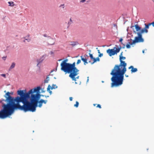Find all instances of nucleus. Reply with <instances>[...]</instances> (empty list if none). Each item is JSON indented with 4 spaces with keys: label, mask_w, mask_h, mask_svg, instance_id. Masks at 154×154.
<instances>
[{
    "label": "nucleus",
    "mask_w": 154,
    "mask_h": 154,
    "mask_svg": "<svg viewBox=\"0 0 154 154\" xmlns=\"http://www.w3.org/2000/svg\"><path fill=\"white\" fill-rule=\"evenodd\" d=\"M13 94V92L8 91L4 95L6 98L5 100L0 99V103L2 104L11 115L15 110L21 109L22 108L20 103V102H24L23 100L24 99L23 98L18 96L13 97L11 96Z\"/></svg>",
    "instance_id": "1"
},
{
    "label": "nucleus",
    "mask_w": 154,
    "mask_h": 154,
    "mask_svg": "<svg viewBox=\"0 0 154 154\" xmlns=\"http://www.w3.org/2000/svg\"><path fill=\"white\" fill-rule=\"evenodd\" d=\"M127 64L116 65L110 74L112 76L111 87H118L122 85L123 83L124 75L127 71Z\"/></svg>",
    "instance_id": "2"
},
{
    "label": "nucleus",
    "mask_w": 154,
    "mask_h": 154,
    "mask_svg": "<svg viewBox=\"0 0 154 154\" xmlns=\"http://www.w3.org/2000/svg\"><path fill=\"white\" fill-rule=\"evenodd\" d=\"M31 100L32 102L30 100V104L29 106H27L26 108L24 109V112L30 111L33 112L36 111L37 107L38 106L40 108L42 107L43 103L42 99L37 100L36 99H31Z\"/></svg>",
    "instance_id": "3"
},
{
    "label": "nucleus",
    "mask_w": 154,
    "mask_h": 154,
    "mask_svg": "<svg viewBox=\"0 0 154 154\" xmlns=\"http://www.w3.org/2000/svg\"><path fill=\"white\" fill-rule=\"evenodd\" d=\"M27 92L26 91V90H18L17 91V94L19 95V97H23L24 98L23 100L24 101V103L20 102L22 103L23 105L22 106H21L22 108L21 109H18V110H20L23 111L24 112L25 111L24 109L26 108L27 106H29L30 104V100L27 99L26 97H29V95H27Z\"/></svg>",
    "instance_id": "4"
},
{
    "label": "nucleus",
    "mask_w": 154,
    "mask_h": 154,
    "mask_svg": "<svg viewBox=\"0 0 154 154\" xmlns=\"http://www.w3.org/2000/svg\"><path fill=\"white\" fill-rule=\"evenodd\" d=\"M135 29L137 35V36L135 37V38H137L141 42H143L144 40L142 37V34L145 32L147 33L148 30L145 27L142 28L137 24L135 25Z\"/></svg>",
    "instance_id": "5"
},
{
    "label": "nucleus",
    "mask_w": 154,
    "mask_h": 154,
    "mask_svg": "<svg viewBox=\"0 0 154 154\" xmlns=\"http://www.w3.org/2000/svg\"><path fill=\"white\" fill-rule=\"evenodd\" d=\"M66 66L67 67V71H66V74L67 73H69L72 72L74 74H76L77 71H79V70L75 67V63L73 62L72 64L66 63Z\"/></svg>",
    "instance_id": "6"
},
{
    "label": "nucleus",
    "mask_w": 154,
    "mask_h": 154,
    "mask_svg": "<svg viewBox=\"0 0 154 154\" xmlns=\"http://www.w3.org/2000/svg\"><path fill=\"white\" fill-rule=\"evenodd\" d=\"M11 115L2 104V108L0 110V119H4L9 117Z\"/></svg>",
    "instance_id": "7"
},
{
    "label": "nucleus",
    "mask_w": 154,
    "mask_h": 154,
    "mask_svg": "<svg viewBox=\"0 0 154 154\" xmlns=\"http://www.w3.org/2000/svg\"><path fill=\"white\" fill-rule=\"evenodd\" d=\"M42 89V88L40 86H38L34 88L30 89L27 92V95H29V97H31V98H32V96L34 95V94L35 93V94H37L40 93V91Z\"/></svg>",
    "instance_id": "8"
},
{
    "label": "nucleus",
    "mask_w": 154,
    "mask_h": 154,
    "mask_svg": "<svg viewBox=\"0 0 154 154\" xmlns=\"http://www.w3.org/2000/svg\"><path fill=\"white\" fill-rule=\"evenodd\" d=\"M122 46L119 45V46L114 51V49H108L107 50L106 52L110 56H112L115 54H116L118 53H119L120 50L122 48Z\"/></svg>",
    "instance_id": "9"
},
{
    "label": "nucleus",
    "mask_w": 154,
    "mask_h": 154,
    "mask_svg": "<svg viewBox=\"0 0 154 154\" xmlns=\"http://www.w3.org/2000/svg\"><path fill=\"white\" fill-rule=\"evenodd\" d=\"M68 61V59H66L62 61L60 64L61 70L64 72H65L67 71V67L66 66V63H67Z\"/></svg>",
    "instance_id": "10"
},
{
    "label": "nucleus",
    "mask_w": 154,
    "mask_h": 154,
    "mask_svg": "<svg viewBox=\"0 0 154 154\" xmlns=\"http://www.w3.org/2000/svg\"><path fill=\"white\" fill-rule=\"evenodd\" d=\"M141 42L137 38H135V37L134 38V40L133 41L131 42H128V43L126 45V47L127 48L129 49L131 48V45L135 44L136 43Z\"/></svg>",
    "instance_id": "11"
},
{
    "label": "nucleus",
    "mask_w": 154,
    "mask_h": 154,
    "mask_svg": "<svg viewBox=\"0 0 154 154\" xmlns=\"http://www.w3.org/2000/svg\"><path fill=\"white\" fill-rule=\"evenodd\" d=\"M79 71H77L76 74H74L72 72H71L69 73V76L70 78L73 81H76V79H79V76H78L76 77H75V76H76L78 74Z\"/></svg>",
    "instance_id": "12"
},
{
    "label": "nucleus",
    "mask_w": 154,
    "mask_h": 154,
    "mask_svg": "<svg viewBox=\"0 0 154 154\" xmlns=\"http://www.w3.org/2000/svg\"><path fill=\"white\" fill-rule=\"evenodd\" d=\"M41 96L43 97H44V95L41 94L40 92L37 94H34V95H33L32 96V99H36L37 100H39Z\"/></svg>",
    "instance_id": "13"
},
{
    "label": "nucleus",
    "mask_w": 154,
    "mask_h": 154,
    "mask_svg": "<svg viewBox=\"0 0 154 154\" xmlns=\"http://www.w3.org/2000/svg\"><path fill=\"white\" fill-rule=\"evenodd\" d=\"M125 59V57L123 56L119 57V61L120 62V63L119 65H121L122 64H127V63H125V61L122 60H124Z\"/></svg>",
    "instance_id": "14"
},
{
    "label": "nucleus",
    "mask_w": 154,
    "mask_h": 154,
    "mask_svg": "<svg viewBox=\"0 0 154 154\" xmlns=\"http://www.w3.org/2000/svg\"><path fill=\"white\" fill-rule=\"evenodd\" d=\"M45 57L46 55H43L40 58L37 60V62L38 63H41L45 59Z\"/></svg>",
    "instance_id": "15"
},
{
    "label": "nucleus",
    "mask_w": 154,
    "mask_h": 154,
    "mask_svg": "<svg viewBox=\"0 0 154 154\" xmlns=\"http://www.w3.org/2000/svg\"><path fill=\"white\" fill-rule=\"evenodd\" d=\"M54 86H56L54 85H52V86L51 87L50 85H48V86L47 88V91L48 92L49 91H50V89H55L57 87L56 86L55 87H54Z\"/></svg>",
    "instance_id": "16"
},
{
    "label": "nucleus",
    "mask_w": 154,
    "mask_h": 154,
    "mask_svg": "<svg viewBox=\"0 0 154 154\" xmlns=\"http://www.w3.org/2000/svg\"><path fill=\"white\" fill-rule=\"evenodd\" d=\"M81 60L84 62L85 65H86V64L88 63V62L87 61V58L83 57L82 56H81Z\"/></svg>",
    "instance_id": "17"
},
{
    "label": "nucleus",
    "mask_w": 154,
    "mask_h": 154,
    "mask_svg": "<svg viewBox=\"0 0 154 154\" xmlns=\"http://www.w3.org/2000/svg\"><path fill=\"white\" fill-rule=\"evenodd\" d=\"M100 60V59L98 57L95 58H94V59H93V62L91 63V64H93L94 63L96 62L97 61H99Z\"/></svg>",
    "instance_id": "18"
},
{
    "label": "nucleus",
    "mask_w": 154,
    "mask_h": 154,
    "mask_svg": "<svg viewBox=\"0 0 154 154\" xmlns=\"http://www.w3.org/2000/svg\"><path fill=\"white\" fill-rule=\"evenodd\" d=\"M71 42V44L70 45L72 46V47H74L79 44V43L76 41Z\"/></svg>",
    "instance_id": "19"
},
{
    "label": "nucleus",
    "mask_w": 154,
    "mask_h": 154,
    "mask_svg": "<svg viewBox=\"0 0 154 154\" xmlns=\"http://www.w3.org/2000/svg\"><path fill=\"white\" fill-rule=\"evenodd\" d=\"M16 64L14 62H13L11 66H10L9 68V70H10L11 69L14 68Z\"/></svg>",
    "instance_id": "20"
},
{
    "label": "nucleus",
    "mask_w": 154,
    "mask_h": 154,
    "mask_svg": "<svg viewBox=\"0 0 154 154\" xmlns=\"http://www.w3.org/2000/svg\"><path fill=\"white\" fill-rule=\"evenodd\" d=\"M137 71V68H134L133 67L132 69H131V71L132 73L136 72Z\"/></svg>",
    "instance_id": "21"
},
{
    "label": "nucleus",
    "mask_w": 154,
    "mask_h": 154,
    "mask_svg": "<svg viewBox=\"0 0 154 154\" xmlns=\"http://www.w3.org/2000/svg\"><path fill=\"white\" fill-rule=\"evenodd\" d=\"M49 75H48L47 76L46 79L44 81V82L45 83H48V81L49 80Z\"/></svg>",
    "instance_id": "22"
},
{
    "label": "nucleus",
    "mask_w": 154,
    "mask_h": 154,
    "mask_svg": "<svg viewBox=\"0 0 154 154\" xmlns=\"http://www.w3.org/2000/svg\"><path fill=\"white\" fill-rule=\"evenodd\" d=\"M144 25L145 26V27L147 29H149V26L151 25V24H150L149 23L147 24L146 23H144Z\"/></svg>",
    "instance_id": "23"
},
{
    "label": "nucleus",
    "mask_w": 154,
    "mask_h": 154,
    "mask_svg": "<svg viewBox=\"0 0 154 154\" xmlns=\"http://www.w3.org/2000/svg\"><path fill=\"white\" fill-rule=\"evenodd\" d=\"M134 27L135 28V25L133 26L132 24H131V28L133 30V32L135 33H137V32L136 31L134 30Z\"/></svg>",
    "instance_id": "24"
},
{
    "label": "nucleus",
    "mask_w": 154,
    "mask_h": 154,
    "mask_svg": "<svg viewBox=\"0 0 154 154\" xmlns=\"http://www.w3.org/2000/svg\"><path fill=\"white\" fill-rule=\"evenodd\" d=\"M8 3L9 4V6H13L14 5V3L13 2H9Z\"/></svg>",
    "instance_id": "25"
},
{
    "label": "nucleus",
    "mask_w": 154,
    "mask_h": 154,
    "mask_svg": "<svg viewBox=\"0 0 154 154\" xmlns=\"http://www.w3.org/2000/svg\"><path fill=\"white\" fill-rule=\"evenodd\" d=\"M79 104V102L77 101H76L75 102V104H74V106L75 107L77 108L78 107Z\"/></svg>",
    "instance_id": "26"
},
{
    "label": "nucleus",
    "mask_w": 154,
    "mask_h": 154,
    "mask_svg": "<svg viewBox=\"0 0 154 154\" xmlns=\"http://www.w3.org/2000/svg\"><path fill=\"white\" fill-rule=\"evenodd\" d=\"M89 54V57H90L91 59V60H93L94 57L93 54H91L90 53Z\"/></svg>",
    "instance_id": "27"
},
{
    "label": "nucleus",
    "mask_w": 154,
    "mask_h": 154,
    "mask_svg": "<svg viewBox=\"0 0 154 154\" xmlns=\"http://www.w3.org/2000/svg\"><path fill=\"white\" fill-rule=\"evenodd\" d=\"M29 36V35H28L27 36H26V37H24V38L25 39V40H27L28 42H29L30 41V39L28 38Z\"/></svg>",
    "instance_id": "28"
},
{
    "label": "nucleus",
    "mask_w": 154,
    "mask_h": 154,
    "mask_svg": "<svg viewBox=\"0 0 154 154\" xmlns=\"http://www.w3.org/2000/svg\"><path fill=\"white\" fill-rule=\"evenodd\" d=\"M42 103L46 104L47 102L48 101L47 100H44L43 99H42Z\"/></svg>",
    "instance_id": "29"
},
{
    "label": "nucleus",
    "mask_w": 154,
    "mask_h": 154,
    "mask_svg": "<svg viewBox=\"0 0 154 154\" xmlns=\"http://www.w3.org/2000/svg\"><path fill=\"white\" fill-rule=\"evenodd\" d=\"M123 39L122 38H121L119 40V42H121V44H123L122 41Z\"/></svg>",
    "instance_id": "30"
},
{
    "label": "nucleus",
    "mask_w": 154,
    "mask_h": 154,
    "mask_svg": "<svg viewBox=\"0 0 154 154\" xmlns=\"http://www.w3.org/2000/svg\"><path fill=\"white\" fill-rule=\"evenodd\" d=\"M81 62V60H80V59H79V60H78L77 61V62L76 63V64L77 65H78Z\"/></svg>",
    "instance_id": "31"
},
{
    "label": "nucleus",
    "mask_w": 154,
    "mask_h": 154,
    "mask_svg": "<svg viewBox=\"0 0 154 154\" xmlns=\"http://www.w3.org/2000/svg\"><path fill=\"white\" fill-rule=\"evenodd\" d=\"M1 76L4 77L5 78H6V75L5 74H1Z\"/></svg>",
    "instance_id": "32"
},
{
    "label": "nucleus",
    "mask_w": 154,
    "mask_h": 154,
    "mask_svg": "<svg viewBox=\"0 0 154 154\" xmlns=\"http://www.w3.org/2000/svg\"><path fill=\"white\" fill-rule=\"evenodd\" d=\"M118 46L117 45H115V46L114 47L113 49H114V51H115L116 50V49L118 47Z\"/></svg>",
    "instance_id": "33"
},
{
    "label": "nucleus",
    "mask_w": 154,
    "mask_h": 154,
    "mask_svg": "<svg viewBox=\"0 0 154 154\" xmlns=\"http://www.w3.org/2000/svg\"><path fill=\"white\" fill-rule=\"evenodd\" d=\"M97 107H98L100 109L101 108V105L100 104H98L97 106Z\"/></svg>",
    "instance_id": "34"
},
{
    "label": "nucleus",
    "mask_w": 154,
    "mask_h": 154,
    "mask_svg": "<svg viewBox=\"0 0 154 154\" xmlns=\"http://www.w3.org/2000/svg\"><path fill=\"white\" fill-rule=\"evenodd\" d=\"M40 63H38L37 64L36 66L38 67L39 69L40 68L41 65H39V64Z\"/></svg>",
    "instance_id": "35"
},
{
    "label": "nucleus",
    "mask_w": 154,
    "mask_h": 154,
    "mask_svg": "<svg viewBox=\"0 0 154 154\" xmlns=\"http://www.w3.org/2000/svg\"><path fill=\"white\" fill-rule=\"evenodd\" d=\"M103 56V53H100L98 55V57H101Z\"/></svg>",
    "instance_id": "36"
},
{
    "label": "nucleus",
    "mask_w": 154,
    "mask_h": 154,
    "mask_svg": "<svg viewBox=\"0 0 154 154\" xmlns=\"http://www.w3.org/2000/svg\"><path fill=\"white\" fill-rule=\"evenodd\" d=\"M7 58V56H4L2 57V59L3 60H6V58Z\"/></svg>",
    "instance_id": "37"
},
{
    "label": "nucleus",
    "mask_w": 154,
    "mask_h": 154,
    "mask_svg": "<svg viewBox=\"0 0 154 154\" xmlns=\"http://www.w3.org/2000/svg\"><path fill=\"white\" fill-rule=\"evenodd\" d=\"M150 24H151V25H152V26L153 27H154V21L151 23H149Z\"/></svg>",
    "instance_id": "38"
},
{
    "label": "nucleus",
    "mask_w": 154,
    "mask_h": 154,
    "mask_svg": "<svg viewBox=\"0 0 154 154\" xmlns=\"http://www.w3.org/2000/svg\"><path fill=\"white\" fill-rule=\"evenodd\" d=\"M133 67H134V66H131L128 67V69H133Z\"/></svg>",
    "instance_id": "39"
},
{
    "label": "nucleus",
    "mask_w": 154,
    "mask_h": 154,
    "mask_svg": "<svg viewBox=\"0 0 154 154\" xmlns=\"http://www.w3.org/2000/svg\"><path fill=\"white\" fill-rule=\"evenodd\" d=\"M44 89L42 88L41 90V93H44L45 92V91H44L43 90Z\"/></svg>",
    "instance_id": "40"
},
{
    "label": "nucleus",
    "mask_w": 154,
    "mask_h": 154,
    "mask_svg": "<svg viewBox=\"0 0 154 154\" xmlns=\"http://www.w3.org/2000/svg\"><path fill=\"white\" fill-rule=\"evenodd\" d=\"M57 67H56V68L55 69V70H54V71L55 72H56L57 71V68L58 66V63L57 62Z\"/></svg>",
    "instance_id": "41"
},
{
    "label": "nucleus",
    "mask_w": 154,
    "mask_h": 154,
    "mask_svg": "<svg viewBox=\"0 0 154 154\" xmlns=\"http://www.w3.org/2000/svg\"><path fill=\"white\" fill-rule=\"evenodd\" d=\"M123 45V46H122V48H124L125 47V44L123 43V44H122Z\"/></svg>",
    "instance_id": "42"
},
{
    "label": "nucleus",
    "mask_w": 154,
    "mask_h": 154,
    "mask_svg": "<svg viewBox=\"0 0 154 154\" xmlns=\"http://www.w3.org/2000/svg\"><path fill=\"white\" fill-rule=\"evenodd\" d=\"M60 7H62L63 8H64V4H63V5H61L60 6Z\"/></svg>",
    "instance_id": "43"
},
{
    "label": "nucleus",
    "mask_w": 154,
    "mask_h": 154,
    "mask_svg": "<svg viewBox=\"0 0 154 154\" xmlns=\"http://www.w3.org/2000/svg\"><path fill=\"white\" fill-rule=\"evenodd\" d=\"M72 23V22H70V21H69L68 22V24L69 25V26L68 27H69V26Z\"/></svg>",
    "instance_id": "44"
},
{
    "label": "nucleus",
    "mask_w": 154,
    "mask_h": 154,
    "mask_svg": "<svg viewBox=\"0 0 154 154\" xmlns=\"http://www.w3.org/2000/svg\"><path fill=\"white\" fill-rule=\"evenodd\" d=\"M69 100L70 101H72V99H73V98L72 97H69Z\"/></svg>",
    "instance_id": "45"
},
{
    "label": "nucleus",
    "mask_w": 154,
    "mask_h": 154,
    "mask_svg": "<svg viewBox=\"0 0 154 154\" xmlns=\"http://www.w3.org/2000/svg\"><path fill=\"white\" fill-rule=\"evenodd\" d=\"M123 52L122 51L121 52L120 55H119V57H121L122 56V55H123Z\"/></svg>",
    "instance_id": "46"
},
{
    "label": "nucleus",
    "mask_w": 154,
    "mask_h": 154,
    "mask_svg": "<svg viewBox=\"0 0 154 154\" xmlns=\"http://www.w3.org/2000/svg\"><path fill=\"white\" fill-rule=\"evenodd\" d=\"M133 40H132V39L130 38V39H128V41L129 42V41H132V42L133 41Z\"/></svg>",
    "instance_id": "47"
},
{
    "label": "nucleus",
    "mask_w": 154,
    "mask_h": 154,
    "mask_svg": "<svg viewBox=\"0 0 154 154\" xmlns=\"http://www.w3.org/2000/svg\"><path fill=\"white\" fill-rule=\"evenodd\" d=\"M43 36L45 37H47V35L46 34H44L43 35Z\"/></svg>",
    "instance_id": "48"
},
{
    "label": "nucleus",
    "mask_w": 154,
    "mask_h": 154,
    "mask_svg": "<svg viewBox=\"0 0 154 154\" xmlns=\"http://www.w3.org/2000/svg\"><path fill=\"white\" fill-rule=\"evenodd\" d=\"M85 1H86L85 0H81V1H80V2H82V3H83V2H85Z\"/></svg>",
    "instance_id": "49"
},
{
    "label": "nucleus",
    "mask_w": 154,
    "mask_h": 154,
    "mask_svg": "<svg viewBox=\"0 0 154 154\" xmlns=\"http://www.w3.org/2000/svg\"><path fill=\"white\" fill-rule=\"evenodd\" d=\"M84 57H85V58H86V57H88V55H87V54H85L84 55Z\"/></svg>",
    "instance_id": "50"
},
{
    "label": "nucleus",
    "mask_w": 154,
    "mask_h": 154,
    "mask_svg": "<svg viewBox=\"0 0 154 154\" xmlns=\"http://www.w3.org/2000/svg\"><path fill=\"white\" fill-rule=\"evenodd\" d=\"M49 93H50V94L51 95V94L52 93V91H49Z\"/></svg>",
    "instance_id": "51"
},
{
    "label": "nucleus",
    "mask_w": 154,
    "mask_h": 154,
    "mask_svg": "<svg viewBox=\"0 0 154 154\" xmlns=\"http://www.w3.org/2000/svg\"><path fill=\"white\" fill-rule=\"evenodd\" d=\"M130 37H131L130 36H129V35H127V37H126V38H129Z\"/></svg>",
    "instance_id": "52"
},
{
    "label": "nucleus",
    "mask_w": 154,
    "mask_h": 154,
    "mask_svg": "<svg viewBox=\"0 0 154 154\" xmlns=\"http://www.w3.org/2000/svg\"><path fill=\"white\" fill-rule=\"evenodd\" d=\"M89 81V77H87V83Z\"/></svg>",
    "instance_id": "53"
},
{
    "label": "nucleus",
    "mask_w": 154,
    "mask_h": 154,
    "mask_svg": "<svg viewBox=\"0 0 154 154\" xmlns=\"http://www.w3.org/2000/svg\"><path fill=\"white\" fill-rule=\"evenodd\" d=\"M54 71V69H52V70H51L50 72V73H51L53 71Z\"/></svg>",
    "instance_id": "54"
},
{
    "label": "nucleus",
    "mask_w": 154,
    "mask_h": 154,
    "mask_svg": "<svg viewBox=\"0 0 154 154\" xmlns=\"http://www.w3.org/2000/svg\"><path fill=\"white\" fill-rule=\"evenodd\" d=\"M44 97H49V96H46V95H44Z\"/></svg>",
    "instance_id": "55"
},
{
    "label": "nucleus",
    "mask_w": 154,
    "mask_h": 154,
    "mask_svg": "<svg viewBox=\"0 0 154 154\" xmlns=\"http://www.w3.org/2000/svg\"><path fill=\"white\" fill-rule=\"evenodd\" d=\"M52 85H55L56 86H54V87H55L56 86L57 87L56 88H57V86L56 85H55V84H53Z\"/></svg>",
    "instance_id": "56"
},
{
    "label": "nucleus",
    "mask_w": 154,
    "mask_h": 154,
    "mask_svg": "<svg viewBox=\"0 0 154 154\" xmlns=\"http://www.w3.org/2000/svg\"><path fill=\"white\" fill-rule=\"evenodd\" d=\"M97 51H98V54H99L100 53V50H98Z\"/></svg>",
    "instance_id": "57"
},
{
    "label": "nucleus",
    "mask_w": 154,
    "mask_h": 154,
    "mask_svg": "<svg viewBox=\"0 0 154 154\" xmlns=\"http://www.w3.org/2000/svg\"><path fill=\"white\" fill-rule=\"evenodd\" d=\"M69 21H70L71 22H72V20H71V18L70 19Z\"/></svg>",
    "instance_id": "58"
},
{
    "label": "nucleus",
    "mask_w": 154,
    "mask_h": 154,
    "mask_svg": "<svg viewBox=\"0 0 154 154\" xmlns=\"http://www.w3.org/2000/svg\"><path fill=\"white\" fill-rule=\"evenodd\" d=\"M125 75L126 77H128V75L126 74H125Z\"/></svg>",
    "instance_id": "59"
},
{
    "label": "nucleus",
    "mask_w": 154,
    "mask_h": 154,
    "mask_svg": "<svg viewBox=\"0 0 154 154\" xmlns=\"http://www.w3.org/2000/svg\"><path fill=\"white\" fill-rule=\"evenodd\" d=\"M51 54H53L54 53H53V51H51Z\"/></svg>",
    "instance_id": "60"
},
{
    "label": "nucleus",
    "mask_w": 154,
    "mask_h": 154,
    "mask_svg": "<svg viewBox=\"0 0 154 154\" xmlns=\"http://www.w3.org/2000/svg\"><path fill=\"white\" fill-rule=\"evenodd\" d=\"M131 34L129 32H128V34H127V35H131Z\"/></svg>",
    "instance_id": "61"
},
{
    "label": "nucleus",
    "mask_w": 154,
    "mask_h": 154,
    "mask_svg": "<svg viewBox=\"0 0 154 154\" xmlns=\"http://www.w3.org/2000/svg\"><path fill=\"white\" fill-rule=\"evenodd\" d=\"M114 26H116V27H117V25H116V24H114Z\"/></svg>",
    "instance_id": "62"
},
{
    "label": "nucleus",
    "mask_w": 154,
    "mask_h": 154,
    "mask_svg": "<svg viewBox=\"0 0 154 154\" xmlns=\"http://www.w3.org/2000/svg\"><path fill=\"white\" fill-rule=\"evenodd\" d=\"M142 53H144V50H143L142 51Z\"/></svg>",
    "instance_id": "63"
},
{
    "label": "nucleus",
    "mask_w": 154,
    "mask_h": 154,
    "mask_svg": "<svg viewBox=\"0 0 154 154\" xmlns=\"http://www.w3.org/2000/svg\"><path fill=\"white\" fill-rule=\"evenodd\" d=\"M89 63H91L92 62H91V60H90L89 61Z\"/></svg>",
    "instance_id": "64"
}]
</instances>
